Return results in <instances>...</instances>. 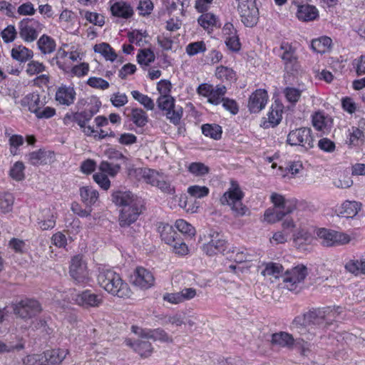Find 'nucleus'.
<instances>
[{"label":"nucleus","mask_w":365,"mask_h":365,"mask_svg":"<svg viewBox=\"0 0 365 365\" xmlns=\"http://www.w3.org/2000/svg\"><path fill=\"white\" fill-rule=\"evenodd\" d=\"M94 51L101 53L106 60L113 61L117 58V54L108 43H102L94 46Z\"/></svg>","instance_id":"obj_36"},{"label":"nucleus","mask_w":365,"mask_h":365,"mask_svg":"<svg viewBox=\"0 0 365 365\" xmlns=\"http://www.w3.org/2000/svg\"><path fill=\"white\" fill-rule=\"evenodd\" d=\"M158 106L160 109L168 111L171 108H174L175 100L170 95H163L158 98Z\"/></svg>","instance_id":"obj_54"},{"label":"nucleus","mask_w":365,"mask_h":365,"mask_svg":"<svg viewBox=\"0 0 365 365\" xmlns=\"http://www.w3.org/2000/svg\"><path fill=\"white\" fill-rule=\"evenodd\" d=\"M29 162L34 165H37L46 160V152L38 150L30 153L28 155Z\"/></svg>","instance_id":"obj_60"},{"label":"nucleus","mask_w":365,"mask_h":365,"mask_svg":"<svg viewBox=\"0 0 365 365\" xmlns=\"http://www.w3.org/2000/svg\"><path fill=\"white\" fill-rule=\"evenodd\" d=\"M282 108L280 105L272 106L267 114V118H263L261 126L264 128L277 126L282 120Z\"/></svg>","instance_id":"obj_20"},{"label":"nucleus","mask_w":365,"mask_h":365,"mask_svg":"<svg viewBox=\"0 0 365 365\" xmlns=\"http://www.w3.org/2000/svg\"><path fill=\"white\" fill-rule=\"evenodd\" d=\"M11 55L14 60L24 63L33 58L34 52L26 46L19 45L11 49Z\"/></svg>","instance_id":"obj_29"},{"label":"nucleus","mask_w":365,"mask_h":365,"mask_svg":"<svg viewBox=\"0 0 365 365\" xmlns=\"http://www.w3.org/2000/svg\"><path fill=\"white\" fill-rule=\"evenodd\" d=\"M129 117L137 127H144L148 122L147 113L141 108H133Z\"/></svg>","instance_id":"obj_31"},{"label":"nucleus","mask_w":365,"mask_h":365,"mask_svg":"<svg viewBox=\"0 0 365 365\" xmlns=\"http://www.w3.org/2000/svg\"><path fill=\"white\" fill-rule=\"evenodd\" d=\"M16 35V30L15 26L13 25H9L1 31V38L5 43H11L14 41Z\"/></svg>","instance_id":"obj_63"},{"label":"nucleus","mask_w":365,"mask_h":365,"mask_svg":"<svg viewBox=\"0 0 365 365\" xmlns=\"http://www.w3.org/2000/svg\"><path fill=\"white\" fill-rule=\"evenodd\" d=\"M189 171L197 175H205L209 172V168L202 163H192L189 168Z\"/></svg>","instance_id":"obj_62"},{"label":"nucleus","mask_w":365,"mask_h":365,"mask_svg":"<svg viewBox=\"0 0 365 365\" xmlns=\"http://www.w3.org/2000/svg\"><path fill=\"white\" fill-rule=\"evenodd\" d=\"M268 95L265 90L257 89L250 96L248 108L251 113H259L267 101Z\"/></svg>","instance_id":"obj_19"},{"label":"nucleus","mask_w":365,"mask_h":365,"mask_svg":"<svg viewBox=\"0 0 365 365\" xmlns=\"http://www.w3.org/2000/svg\"><path fill=\"white\" fill-rule=\"evenodd\" d=\"M99 170L102 173H107L111 177H114L120 170V165L118 164L110 163L107 161H102L99 165Z\"/></svg>","instance_id":"obj_52"},{"label":"nucleus","mask_w":365,"mask_h":365,"mask_svg":"<svg viewBox=\"0 0 365 365\" xmlns=\"http://www.w3.org/2000/svg\"><path fill=\"white\" fill-rule=\"evenodd\" d=\"M74 300L77 304L84 307H98L103 301L101 294L93 293L88 289L77 294Z\"/></svg>","instance_id":"obj_17"},{"label":"nucleus","mask_w":365,"mask_h":365,"mask_svg":"<svg viewBox=\"0 0 365 365\" xmlns=\"http://www.w3.org/2000/svg\"><path fill=\"white\" fill-rule=\"evenodd\" d=\"M175 226L182 234L187 235L190 237L195 236V235L194 227L184 220L180 219L176 220Z\"/></svg>","instance_id":"obj_51"},{"label":"nucleus","mask_w":365,"mask_h":365,"mask_svg":"<svg viewBox=\"0 0 365 365\" xmlns=\"http://www.w3.org/2000/svg\"><path fill=\"white\" fill-rule=\"evenodd\" d=\"M45 70V66L38 61H31L26 66V73L29 76L37 75Z\"/></svg>","instance_id":"obj_61"},{"label":"nucleus","mask_w":365,"mask_h":365,"mask_svg":"<svg viewBox=\"0 0 365 365\" xmlns=\"http://www.w3.org/2000/svg\"><path fill=\"white\" fill-rule=\"evenodd\" d=\"M69 273L76 284H83L89 279L87 264L80 255H76L72 258Z\"/></svg>","instance_id":"obj_12"},{"label":"nucleus","mask_w":365,"mask_h":365,"mask_svg":"<svg viewBox=\"0 0 365 365\" xmlns=\"http://www.w3.org/2000/svg\"><path fill=\"white\" fill-rule=\"evenodd\" d=\"M283 93L287 101L294 105L300 99L302 91L293 87H287L284 89Z\"/></svg>","instance_id":"obj_49"},{"label":"nucleus","mask_w":365,"mask_h":365,"mask_svg":"<svg viewBox=\"0 0 365 365\" xmlns=\"http://www.w3.org/2000/svg\"><path fill=\"white\" fill-rule=\"evenodd\" d=\"M80 14L87 21L93 25L103 26L105 24V18L101 14L83 10L80 11Z\"/></svg>","instance_id":"obj_37"},{"label":"nucleus","mask_w":365,"mask_h":365,"mask_svg":"<svg viewBox=\"0 0 365 365\" xmlns=\"http://www.w3.org/2000/svg\"><path fill=\"white\" fill-rule=\"evenodd\" d=\"M187 192L192 197L202 198L209 194V188L206 186L192 185L187 188Z\"/></svg>","instance_id":"obj_56"},{"label":"nucleus","mask_w":365,"mask_h":365,"mask_svg":"<svg viewBox=\"0 0 365 365\" xmlns=\"http://www.w3.org/2000/svg\"><path fill=\"white\" fill-rule=\"evenodd\" d=\"M155 283V277L148 269L140 267H137L133 276V284L143 289H148Z\"/></svg>","instance_id":"obj_15"},{"label":"nucleus","mask_w":365,"mask_h":365,"mask_svg":"<svg viewBox=\"0 0 365 365\" xmlns=\"http://www.w3.org/2000/svg\"><path fill=\"white\" fill-rule=\"evenodd\" d=\"M130 175H134L138 180L143 179L146 183L152 186H156L158 180L161 179L163 174L155 170L146 168H138L130 170Z\"/></svg>","instance_id":"obj_18"},{"label":"nucleus","mask_w":365,"mask_h":365,"mask_svg":"<svg viewBox=\"0 0 365 365\" xmlns=\"http://www.w3.org/2000/svg\"><path fill=\"white\" fill-rule=\"evenodd\" d=\"M80 196L86 207H91L98 198V192L92 187L84 186L80 188Z\"/></svg>","instance_id":"obj_28"},{"label":"nucleus","mask_w":365,"mask_h":365,"mask_svg":"<svg viewBox=\"0 0 365 365\" xmlns=\"http://www.w3.org/2000/svg\"><path fill=\"white\" fill-rule=\"evenodd\" d=\"M24 165L21 161L16 162L9 170L10 177L16 181H21L24 179Z\"/></svg>","instance_id":"obj_48"},{"label":"nucleus","mask_w":365,"mask_h":365,"mask_svg":"<svg viewBox=\"0 0 365 365\" xmlns=\"http://www.w3.org/2000/svg\"><path fill=\"white\" fill-rule=\"evenodd\" d=\"M202 133L207 137L218 140L222 135V128L217 124H204L202 125Z\"/></svg>","instance_id":"obj_39"},{"label":"nucleus","mask_w":365,"mask_h":365,"mask_svg":"<svg viewBox=\"0 0 365 365\" xmlns=\"http://www.w3.org/2000/svg\"><path fill=\"white\" fill-rule=\"evenodd\" d=\"M132 329L133 332L142 339H153V341H160L162 342H173L172 337L162 329H142L138 327H132Z\"/></svg>","instance_id":"obj_16"},{"label":"nucleus","mask_w":365,"mask_h":365,"mask_svg":"<svg viewBox=\"0 0 365 365\" xmlns=\"http://www.w3.org/2000/svg\"><path fill=\"white\" fill-rule=\"evenodd\" d=\"M317 236L325 247L339 246L349 243L350 237L346 234L335 230L321 228L317 231Z\"/></svg>","instance_id":"obj_10"},{"label":"nucleus","mask_w":365,"mask_h":365,"mask_svg":"<svg viewBox=\"0 0 365 365\" xmlns=\"http://www.w3.org/2000/svg\"><path fill=\"white\" fill-rule=\"evenodd\" d=\"M186 53L190 56H193L200 53H203L206 51V46L204 41H195L190 43L186 46Z\"/></svg>","instance_id":"obj_50"},{"label":"nucleus","mask_w":365,"mask_h":365,"mask_svg":"<svg viewBox=\"0 0 365 365\" xmlns=\"http://www.w3.org/2000/svg\"><path fill=\"white\" fill-rule=\"evenodd\" d=\"M293 237L296 246L299 247L305 244H310L313 240V237L311 233L304 229L299 230L293 235Z\"/></svg>","instance_id":"obj_41"},{"label":"nucleus","mask_w":365,"mask_h":365,"mask_svg":"<svg viewBox=\"0 0 365 365\" xmlns=\"http://www.w3.org/2000/svg\"><path fill=\"white\" fill-rule=\"evenodd\" d=\"M94 112L92 110H84L82 112L76 113V123L81 128L85 127V125L92 118Z\"/></svg>","instance_id":"obj_58"},{"label":"nucleus","mask_w":365,"mask_h":365,"mask_svg":"<svg viewBox=\"0 0 365 365\" xmlns=\"http://www.w3.org/2000/svg\"><path fill=\"white\" fill-rule=\"evenodd\" d=\"M24 348V344L22 339H19L16 344L12 341H0V355L6 353L20 351Z\"/></svg>","instance_id":"obj_42"},{"label":"nucleus","mask_w":365,"mask_h":365,"mask_svg":"<svg viewBox=\"0 0 365 365\" xmlns=\"http://www.w3.org/2000/svg\"><path fill=\"white\" fill-rule=\"evenodd\" d=\"M131 95L135 100L138 101L147 110H153L154 109V101L148 96L140 93L138 91H131Z\"/></svg>","instance_id":"obj_45"},{"label":"nucleus","mask_w":365,"mask_h":365,"mask_svg":"<svg viewBox=\"0 0 365 365\" xmlns=\"http://www.w3.org/2000/svg\"><path fill=\"white\" fill-rule=\"evenodd\" d=\"M43 220L38 221L41 230H48L54 227L56 225V216L49 209L43 210Z\"/></svg>","instance_id":"obj_40"},{"label":"nucleus","mask_w":365,"mask_h":365,"mask_svg":"<svg viewBox=\"0 0 365 365\" xmlns=\"http://www.w3.org/2000/svg\"><path fill=\"white\" fill-rule=\"evenodd\" d=\"M98 282L108 293L120 298H128L131 294L129 285L119 274L110 269H103L98 275Z\"/></svg>","instance_id":"obj_3"},{"label":"nucleus","mask_w":365,"mask_h":365,"mask_svg":"<svg viewBox=\"0 0 365 365\" xmlns=\"http://www.w3.org/2000/svg\"><path fill=\"white\" fill-rule=\"evenodd\" d=\"M287 142L292 146H302L306 150L314 147V140L312 130L309 128H300L290 131L287 135Z\"/></svg>","instance_id":"obj_9"},{"label":"nucleus","mask_w":365,"mask_h":365,"mask_svg":"<svg viewBox=\"0 0 365 365\" xmlns=\"http://www.w3.org/2000/svg\"><path fill=\"white\" fill-rule=\"evenodd\" d=\"M210 236V240L203 245V251L210 256L224 253L227 245L223 236L216 232H212Z\"/></svg>","instance_id":"obj_14"},{"label":"nucleus","mask_w":365,"mask_h":365,"mask_svg":"<svg viewBox=\"0 0 365 365\" xmlns=\"http://www.w3.org/2000/svg\"><path fill=\"white\" fill-rule=\"evenodd\" d=\"M155 59L153 51L149 48L140 49L137 55L138 63L142 66H148Z\"/></svg>","instance_id":"obj_43"},{"label":"nucleus","mask_w":365,"mask_h":365,"mask_svg":"<svg viewBox=\"0 0 365 365\" xmlns=\"http://www.w3.org/2000/svg\"><path fill=\"white\" fill-rule=\"evenodd\" d=\"M37 46L43 54H50L56 50V42L51 36L43 34L37 41Z\"/></svg>","instance_id":"obj_30"},{"label":"nucleus","mask_w":365,"mask_h":365,"mask_svg":"<svg viewBox=\"0 0 365 365\" xmlns=\"http://www.w3.org/2000/svg\"><path fill=\"white\" fill-rule=\"evenodd\" d=\"M264 266V269L262 271V274L264 276H273L277 278L283 271V267L279 263L268 262Z\"/></svg>","instance_id":"obj_46"},{"label":"nucleus","mask_w":365,"mask_h":365,"mask_svg":"<svg viewBox=\"0 0 365 365\" xmlns=\"http://www.w3.org/2000/svg\"><path fill=\"white\" fill-rule=\"evenodd\" d=\"M183 113L182 108L181 107L171 108L166 112V117L170 120V123L174 125H178L180 122Z\"/></svg>","instance_id":"obj_57"},{"label":"nucleus","mask_w":365,"mask_h":365,"mask_svg":"<svg viewBox=\"0 0 365 365\" xmlns=\"http://www.w3.org/2000/svg\"><path fill=\"white\" fill-rule=\"evenodd\" d=\"M68 354L66 349H57L46 351L43 355L45 356L46 365H56L61 364Z\"/></svg>","instance_id":"obj_26"},{"label":"nucleus","mask_w":365,"mask_h":365,"mask_svg":"<svg viewBox=\"0 0 365 365\" xmlns=\"http://www.w3.org/2000/svg\"><path fill=\"white\" fill-rule=\"evenodd\" d=\"M76 98V91L73 87L62 86L56 93V100L62 105L70 106Z\"/></svg>","instance_id":"obj_21"},{"label":"nucleus","mask_w":365,"mask_h":365,"mask_svg":"<svg viewBox=\"0 0 365 365\" xmlns=\"http://www.w3.org/2000/svg\"><path fill=\"white\" fill-rule=\"evenodd\" d=\"M113 16L123 19H128L133 14V10L129 4L124 1L115 2L110 6Z\"/></svg>","instance_id":"obj_27"},{"label":"nucleus","mask_w":365,"mask_h":365,"mask_svg":"<svg viewBox=\"0 0 365 365\" xmlns=\"http://www.w3.org/2000/svg\"><path fill=\"white\" fill-rule=\"evenodd\" d=\"M307 275V269L304 265H298L290 269H287L282 275L285 287L294 291L298 284L302 283Z\"/></svg>","instance_id":"obj_11"},{"label":"nucleus","mask_w":365,"mask_h":365,"mask_svg":"<svg viewBox=\"0 0 365 365\" xmlns=\"http://www.w3.org/2000/svg\"><path fill=\"white\" fill-rule=\"evenodd\" d=\"M243 197L244 193L238 184L232 182L230 187L224 193L220 201L222 204H227L231 207L235 217H240L246 215L249 212L248 208L242 202Z\"/></svg>","instance_id":"obj_5"},{"label":"nucleus","mask_w":365,"mask_h":365,"mask_svg":"<svg viewBox=\"0 0 365 365\" xmlns=\"http://www.w3.org/2000/svg\"><path fill=\"white\" fill-rule=\"evenodd\" d=\"M364 137V133L359 128L352 127L349 130V137L346 140V143L350 145H357L359 142Z\"/></svg>","instance_id":"obj_55"},{"label":"nucleus","mask_w":365,"mask_h":365,"mask_svg":"<svg viewBox=\"0 0 365 365\" xmlns=\"http://www.w3.org/2000/svg\"><path fill=\"white\" fill-rule=\"evenodd\" d=\"M41 311V307L38 302L30 299L21 300L14 308V314L23 319L35 317Z\"/></svg>","instance_id":"obj_13"},{"label":"nucleus","mask_w":365,"mask_h":365,"mask_svg":"<svg viewBox=\"0 0 365 365\" xmlns=\"http://www.w3.org/2000/svg\"><path fill=\"white\" fill-rule=\"evenodd\" d=\"M144 339L135 341L133 342L131 339H126L125 344L132 347L136 352H138L141 356L147 357L153 352L152 344L148 341L143 340Z\"/></svg>","instance_id":"obj_24"},{"label":"nucleus","mask_w":365,"mask_h":365,"mask_svg":"<svg viewBox=\"0 0 365 365\" xmlns=\"http://www.w3.org/2000/svg\"><path fill=\"white\" fill-rule=\"evenodd\" d=\"M297 16L303 21H313L318 16L317 9L311 5L304 3L297 5Z\"/></svg>","instance_id":"obj_23"},{"label":"nucleus","mask_w":365,"mask_h":365,"mask_svg":"<svg viewBox=\"0 0 365 365\" xmlns=\"http://www.w3.org/2000/svg\"><path fill=\"white\" fill-rule=\"evenodd\" d=\"M198 24L205 30L212 29L214 26H217L218 19L212 13H205L198 18Z\"/></svg>","instance_id":"obj_32"},{"label":"nucleus","mask_w":365,"mask_h":365,"mask_svg":"<svg viewBox=\"0 0 365 365\" xmlns=\"http://www.w3.org/2000/svg\"><path fill=\"white\" fill-rule=\"evenodd\" d=\"M112 200L116 205L123 207L119 216L121 227L130 226L142 212V199L130 191L117 190L113 193Z\"/></svg>","instance_id":"obj_2"},{"label":"nucleus","mask_w":365,"mask_h":365,"mask_svg":"<svg viewBox=\"0 0 365 365\" xmlns=\"http://www.w3.org/2000/svg\"><path fill=\"white\" fill-rule=\"evenodd\" d=\"M215 76L222 81H233L236 79L235 72L230 68L220 66L216 68Z\"/></svg>","instance_id":"obj_47"},{"label":"nucleus","mask_w":365,"mask_h":365,"mask_svg":"<svg viewBox=\"0 0 365 365\" xmlns=\"http://www.w3.org/2000/svg\"><path fill=\"white\" fill-rule=\"evenodd\" d=\"M155 187H158L165 194L171 196L175 195V187L172 186L171 183L168 180L167 177L165 176L164 175H163L161 179L158 180Z\"/></svg>","instance_id":"obj_53"},{"label":"nucleus","mask_w":365,"mask_h":365,"mask_svg":"<svg viewBox=\"0 0 365 365\" xmlns=\"http://www.w3.org/2000/svg\"><path fill=\"white\" fill-rule=\"evenodd\" d=\"M20 103L21 106L27 108L30 112L34 113L44 106V103L41 101L40 96L36 93H29L21 100Z\"/></svg>","instance_id":"obj_22"},{"label":"nucleus","mask_w":365,"mask_h":365,"mask_svg":"<svg viewBox=\"0 0 365 365\" xmlns=\"http://www.w3.org/2000/svg\"><path fill=\"white\" fill-rule=\"evenodd\" d=\"M271 201L274 205V210H266L264 218L269 222L274 223L281 220L286 215L292 213L297 208V200L294 198H285L283 195L272 193Z\"/></svg>","instance_id":"obj_4"},{"label":"nucleus","mask_w":365,"mask_h":365,"mask_svg":"<svg viewBox=\"0 0 365 365\" xmlns=\"http://www.w3.org/2000/svg\"><path fill=\"white\" fill-rule=\"evenodd\" d=\"M312 123L317 130L324 131L330 126L331 120L322 113H316L313 115Z\"/></svg>","instance_id":"obj_44"},{"label":"nucleus","mask_w":365,"mask_h":365,"mask_svg":"<svg viewBox=\"0 0 365 365\" xmlns=\"http://www.w3.org/2000/svg\"><path fill=\"white\" fill-rule=\"evenodd\" d=\"M24 140L22 135H12L10 136L9 143L10 145V153L13 155H17L18 148L24 144Z\"/></svg>","instance_id":"obj_59"},{"label":"nucleus","mask_w":365,"mask_h":365,"mask_svg":"<svg viewBox=\"0 0 365 365\" xmlns=\"http://www.w3.org/2000/svg\"><path fill=\"white\" fill-rule=\"evenodd\" d=\"M331 39L327 36H323L312 41L311 47L317 53H324L331 46Z\"/></svg>","instance_id":"obj_34"},{"label":"nucleus","mask_w":365,"mask_h":365,"mask_svg":"<svg viewBox=\"0 0 365 365\" xmlns=\"http://www.w3.org/2000/svg\"><path fill=\"white\" fill-rule=\"evenodd\" d=\"M302 336L294 339L293 336L287 332L280 331L272 335L271 342L273 345H277L280 347L293 349L294 346L301 349L303 355H307L309 351L310 344L307 341H302Z\"/></svg>","instance_id":"obj_6"},{"label":"nucleus","mask_w":365,"mask_h":365,"mask_svg":"<svg viewBox=\"0 0 365 365\" xmlns=\"http://www.w3.org/2000/svg\"><path fill=\"white\" fill-rule=\"evenodd\" d=\"M361 204L356 201L346 200L339 208V215L344 217H354L361 210Z\"/></svg>","instance_id":"obj_25"},{"label":"nucleus","mask_w":365,"mask_h":365,"mask_svg":"<svg viewBox=\"0 0 365 365\" xmlns=\"http://www.w3.org/2000/svg\"><path fill=\"white\" fill-rule=\"evenodd\" d=\"M160 237L162 240L169 245L173 244L180 237L173 227L169 225H166L163 227Z\"/></svg>","instance_id":"obj_38"},{"label":"nucleus","mask_w":365,"mask_h":365,"mask_svg":"<svg viewBox=\"0 0 365 365\" xmlns=\"http://www.w3.org/2000/svg\"><path fill=\"white\" fill-rule=\"evenodd\" d=\"M19 34L26 43L36 41L44 26L38 20L34 18H24L18 24Z\"/></svg>","instance_id":"obj_7"},{"label":"nucleus","mask_w":365,"mask_h":365,"mask_svg":"<svg viewBox=\"0 0 365 365\" xmlns=\"http://www.w3.org/2000/svg\"><path fill=\"white\" fill-rule=\"evenodd\" d=\"M226 92L227 88L223 85L214 86L207 101L213 105H219L224 99Z\"/></svg>","instance_id":"obj_35"},{"label":"nucleus","mask_w":365,"mask_h":365,"mask_svg":"<svg viewBox=\"0 0 365 365\" xmlns=\"http://www.w3.org/2000/svg\"><path fill=\"white\" fill-rule=\"evenodd\" d=\"M24 365H46L45 356L43 354H32L24 359Z\"/></svg>","instance_id":"obj_64"},{"label":"nucleus","mask_w":365,"mask_h":365,"mask_svg":"<svg viewBox=\"0 0 365 365\" xmlns=\"http://www.w3.org/2000/svg\"><path fill=\"white\" fill-rule=\"evenodd\" d=\"M237 11L241 21L247 27H252L257 24L259 19V11L255 0H237Z\"/></svg>","instance_id":"obj_8"},{"label":"nucleus","mask_w":365,"mask_h":365,"mask_svg":"<svg viewBox=\"0 0 365 365\" xmlns=\"http://www.w3.org/2000/svg\"><path fill=\"white\" fill-rule=\"evenodd\" d=\"M346 269L355 274H365V259H351L345 265Z\"/></svg>","instance_id":"obj_33"},{"label":"nucleus","mask_w":365,"mask_h":365,"mask_svg":"<svg viewBox=\"0 0 365 365\" xmlns=\"http://www.w3.org/2000/svg\"><path fill=\"white\" fill-rule=\"evenodd\" d=\"M336 314V311L330 308L310 310L303 315L296 317L292 323V329L302 336V341L308 342L315 335L312 331L313 326L326 327L331 324Z\"/></svg>","instance_id":"obj_1"}]
</instances>
